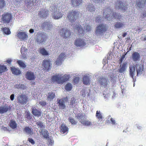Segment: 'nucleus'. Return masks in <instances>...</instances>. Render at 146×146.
I'll return each instance as SVG.
<instances>
[{
    "label": "nucleus",
    "mask_w": 146,
    "mask_h": 146,
    "mask_svg": "<svg viewBox=\"0 0 146 146\" xmlns=\"http://www.w3.org/2000/svg\"><path fill=\"white\" fill-rule=\"evenodd\" d=\"M103 16L108 21L111 20L113 18L120 19L121 18L119 14L113 12L112 10L108 7L104 9L103 13Z\"/></svg>",
    "instance_id": "f257e3e1"
},
{
    "label": "nucleus",
    "mask_w": 146,
    "mask_h": 146,
    "mask_svg": "<svg viewBox=\"0 0 146 146\" xmlns=\"http://www.w3.org/2000/svg\"><path fill=\"white\" fill-rule=\"evenodd\" d=\"M69 74H55L52 76V80L53 82H56L60 84H63L70 78Z\"/></svg>",
    "instance_id": "f03ea898"
},
{
    "label": "nucleus",
    "mask_w": 146,
    "mask_h": 146,
    "mask_svg": "<svg viewBox=\"0 0 146 146\" xmlns=\"http://www.w3.org/2000/svg\"><path fill=\"white\" fill-rule=\"evenodd\" d=\"M50 9L52 12V17L54 19H59L62 18L63 15L61 11L59 10L55 5L51 6Z\"/></svg>",
    "instance_id": "7ed1b4c3"
},
{
    "label": "nucleus",
    "mask_w": 146,
    "mask_h": 146,
    "mask_svg": "<svg viewBox=\"0 0 146 146\" xmlns=\"http://www.w3.org/2000/svg\"><path fill=\"white\" fill-rule=\"evenodd\" d=\"M79 13L76 11H70L68 14L67 18L69 21L72 23L74 22L79 16Z\"/></svg>",
    "instance_id": "20e7f679"
},
{
    "label": "nucleus",
    "mask_w": 146,
    "mask_h": 146,
    "mask_svg": "<svg viewBox=\"0 0 146 146\" xmlns=\"http://www.w3.org/2000/svg\"><path fill=\"white\" fill-rule=\"evenodd\" d=\"M98 82L102 87L106 88L109 85V81L108 79L104 76H101L99 77Z\"/></svg>",
    "instance_id": "39448f33"
},
{
    "label": "nucleus",
    "mask_w": 146,
    "mask_h": 146,
    "mask_svg": "<svg viewBox=\"0 0 146 146\" xmlns=\"http://www.w3.org/2000/svg\"><path fill=\"white\" fill-rule=\"evenodd\" d=\"M106 31L105 25L104 24H100L96 27L95 33L98 36L102 35Z\"/></svg>",
    "instance_id": "423d86ee"
},
{
    "label": "nucleus",
    "mask_w": 146,
    "mask_h": 146,
    "mask_svg": "<svg viewBox=\"0 0 146 146\" xmlns=\"http://www.w3.org/2000/svg\"><path fill=\"white\" fill-rule=\"evenodd\" d=\"M72 26L74 30L75 31H77L79 33V35L81 34V35L82 36L84 35V31L82 27L80 25L78 24V23H76L74 25H72Z\"/></svg>",
    "instance_id": "0eeeda50"
},
{
    "label": "nucleus",
    "mask_w": 146,
    "mask_h": 146,
    "mask_svg": "<svg viewBox=\"0 0 146 146\" xmlns=\"http://www.w3.org/2000/svg\"><path fill=\"white\" fill-rule=\"evenodd\" d=\"M92 78V76L88 74H86L83 75L82 79L83 83L86 85H90Z\"/></svg>",
    "instance_id": "6e6552de"
},
{
    "label": "nucleus",
    "mask_w": 146,
    "mask_h": 146,
    "mask_svg": "<svg viewBox=\"0 0 146 146\" xmlns=\"http://www.w3.org/2000/svg\"><path fill=\"white\" fill-rule=\"evenodd\" d=\"M12 17V15L9 13H4L2 15V19L3 23H8Z\"/></svg>",
    "instance_id": "1a4fd4ad"
},
{
    "label": "nucleus",
    "mask_w": 146,
    "mask_h": 146,
    "mask_svg": "<svg viewBox=\"0 0 146 146\" xmlns=\"http://www.w3.org/2000/svg\"><path fill=\"white\" fill-rule=\"evenodd\" d=\"M115 7L116 8L121 10L126 11L127 9L128 8L125 4H123L121 1H118L115 3Z\"/></svg>",
    "instance_id": "9d476101"
},
{
    "label": "nucleus",
    "mask_w": 146,
    "mask_h": 146,
    "mask_svg": "<svg viewBox=\"0 0 146 146\" xmlns=\"http://www.w3.org/2000/svg\"><path fill=\"white\" fill-rule=\"evenodd\" d=\"M17 100L19 103L22 104H25L27 103V98L25 95L20 94L18 96Z\"/></svg>",
    "instance_id": "9b49d317"
},
{
    "label": "nucleus",
    "mask_w": 146,
    "mask_h": 146,
    "mask_svg": "<svg viewBox=\"0 0 146 146\" xmlns=\"http://www.w3.org/2000/svg\"><path fill=\"white\" fill-rule=\"evenodd\" d=\"M61 35L64 38H67L70 37L71 33L70 31L65 28H63L60 30Z\"/></svg>",
    "instance_id": "f8f14e48"
},
{
    "label": "nucleus",
    "mask_w": 146,
    "mask_h": 146,
    "mask_svg": "<svg viewBox=\"0 0 146 146\" xmlns=\"http://www.w3.org/2000/svg\"><path fill=\"white\" fill-rule=\"evenodd\" d=\"M77 47H82L86 45V42L82 38H78L76 39L74 43Z\"/></svg>",
    "instance_id": "ddd939ff"
},
{
    "label": "nucleus",
    "mask_w": 146,
    "mask_h": 146,
    "mask_svg": "<svg viewBox=\"0 0 146 146\" xmlns=\"http://www.w3.org/2000/svg\"><path fill=\"white\" fill-rule=\"evenodd\" d=\"M136 65L133 64L130 65L129 66V75L133 79V81L135 82L134 76L135 75V67Z\"/></svg>",
    "instance_id": "4468645a"
},
{
    "label": "nucleus",
    "mask_w": 146,
    "mask_h": 146,
    "mask_svg": "<svg viewBox=\"0 0 146 146\" xmlns=\"http://www.w3.org/2000/svg\"><path fill=\"white\" fill-rule=\"evenodd\" d=\"M68 99L67 97L64 99H57V102L58 104V106L60 109L63 110L65 108L66 105L65 104V101H67Z\"/></svg>",
    "instance_id": "2eb2a0df"
},
{
    "label": "nucleus",
    "mask_w": 146,
    "mask_h": 146,
    "mask_svg": "<svg viewBox=\"0 0 146 146\" xmlns=\"http://www.w3.org/2000/svg\"><path fill=\"white\" fill-rule=\"evenodd\" d=\"M136 69L137 76L141 75L143 72L144 68L143 66L140 64L139 63L136 64Z\"/></svg>",
    "instance_id": "dca6fc26"
},
{
    "label": "nucleus",
    "mask_w": 146,
    "mask_h": 146,
    "mask_svg": "<svg viewBox=\"0 0 146 146\" xmlns=\"http://www.w3.org/2000/svg\"><path fill=\"white\" fill-rule=\"evenodd\" d=\"M17 37L21 40H27L28 35L24 32H19L17 35Z\"/></svg>",
    "instance_id": "f3484780"
},
{
    "label": "nucleus",
    "mask_w": 146,
    "mask_h": 146,
    "mask_svg": "<svg viewBox=\"0 0 146 146\" xmlns=\"http://www.w3.org/2000/svg\"><path fill=\"white\" fill-rule=\"evenodd\" d=\"M48 14V11L46 9H41L38 13L39 16L41 18L46 17Z\"/></svg>",
    "instance_id": "a211bd4d"
},
{
    "label": "nucleus",
    "mask_w": 146,
    "mask_h": 146,
    "mask_svg": "<svg viewBox=\"0 0 146 146\" xmlns=\"http://www.w3.org/2000/svg\"><path fill=\"white\" fill-rule=\"evenodd\" d=\"M127 68V63L124 62L120 65L119 68L118 70V72L120 73L124 74Z\"/></svg>",
    "instance_id": "6ab92c4d"
},
{
    "label": "nucleus",
    "mask_w": 146,
    "mask_h": 146,
    "mask_svg": "<svg viewBox=\"0 0 146 146\" xmlns=\"http://www.w3.org/2000/svg\"><path fill=\"white\" fill-rule=\"evenodd\" d=\"M69 130V128L65 124H62L60 127V132L62 134L67 133Z\"/></svg>",
    "instance_id": "aec40b11"
},
{
    "label": "nucleus",
    "mask_w": 146,
    "mask_h": 146,
    "mask_svg": "<svg viewBox=\"0 0 146 146\" xmlns=\"http://www.w3.org/2000/svg\"><path fill=\"white\" fill-rule=\"evenodd\" d=\"M132 58L134 62L139 61L140 59V55L138 52H135L132 54Z\"/></svg>",
    "instance_id": "412c9836"
},
{
    "label": "nucleus",
    "mask_w": 146,
    "mask_h": 146,
    "mask_svg": "<svg viewBox=\"0 0 146 146\" xmlns=\"http://www.w3.org/2000/svg\"><path fill=\"white\" fill-rule=\"evenodd\" d=\"M25 76L27 79L29 80H33L35 78L34 73L31 72H27L25 74Z\"/></svg>",
    "instance_id": "4be33fe9"
},
{
    "label": "nucleus",
    "mask_w": 146,
    "mask_h": 146,
    "mask_svg": "<svg viewBox=\"0 0 146 146\" xmlns=\"http://www.w3.org/2000/svg\"><path fill=\"white\" fill-rule=\"evenodd\" d=\"M65 55L64 53H61L58 56L56 61V64L59 65L61 64V62L64 60V58L65 57Z\"/></svg>",
    "instance_id": "5701e85b"
},
{
    "label": "nucleus",
    "mask_w": 146,
    "mask_h": 146,
    "mask_svg": "<svg viewBox=\"0 0 146 146\" xmlns=\"http://www.w3.org/2000/svg\"><path fill=\"white\" fill-rule=\"evenodd\" d=\"M46 36L43 34L39 35L37 39V41L39 43H41L44 41L45 40Z\"/></svg>",
    "instance_id": "b1692460"
},
{
    "label": "nucleus",
    "mask_w": 146,
    "mask_h": 146,
    "mask_svg": "<svg viewBox=\"0 0 146 146\" xmlns=\"http://www.w3.org/2000/svg\"><path fill=\"white\" fill-rule=\"evenodd\" d=\"M42 65L45 68V70L48 71L50 68V61L48 60H44L43 61Z\"/></svg>",
    "instance_id": "393cba45"
},
{
    "label": "nucleus",
    "mask_w": 146,
    "mask_h": 146,
    "mask_svg": "<svg viewBox=\"0 0 146 146\" xmlns=\"http://www.w3.org/2000/svg\"><path fill=\"white\" fill-rule=\"evenodd\" d=\"M116 71H113V73L109 74V76L110 78V80L114 83L115 82L117 78V74H115Z\"/></svg>",
    "instance_id": "a878e982"
},
{
    "label": "nucleus",
    "mask_w": 146,
    "mask_h": 146,
    "mask_svg": "<svg viewBox=\"0 0 146 146\" xmlns=\"http://www.w3.org/2000/svg\"><path fill=\"white\" fill-rule=\"evenodd\" d=\"M37 0H25V3L27 7L30 8L34 5V3L35 4Z\"/></svg>",
    "instance_id": "bb28decb"
},
{
    "label": "nucleus",
    "mask_w": 146,
    "mask_h": 146,
    "mask_svg": "<svg viewBox=\"0 0 146 146\" xmlns=\"http://www.w3.org/2000/svg\"><path fill=\"white\" fill-rule=\"evenodd\" d=\"M114 28L115 29H121L125 27L124 23L118 22L116 23L114 25Z\"/></svg>",
    "instance_id": "cd10ccee"
},
{
    "label": "nucleus",
    "mask_w": 146,
    "mask_h": 146,
    "mask_svg": "<svg viewBox=\"0 0 146 146\" xmlns=\"http://www.w3.org/2000/svg\"><path fill=\"white\" fill-rule=\"evenodd\" d=\"M145 4V1L144 0H138L136 3V5L138 7L140 8H143Z\"/></svg>",
    "instance_id": "c85d7f7f"
},
{
    "label": "nucleus",
    "mask_w": 146,
    "mask_h": 146,
    "mask_svg": "<svg viewBox=\"0 0 146 146\" xmlns=\"http://www.w3.org/2000/svg\"><path fill=\"white\" fill-rule=\"evenodd\" d=\"M10 110V108L8 106H0V113H3L8 111Z\"/></svg>",
    "instance_id": "c756f323"
},
{
    "label": "nucleus",
    "mask_w": 146,
    "mask_h": 146,
    "mask_svg": "<svg viewBox=\"0 0 146 146\" xmlns=\"http://www.w3.org/2000/svg\"><path fill=\"white\" fill-rule=\"evenodd\" d=\"M9 126L13 129H15L17 128V124L15 121L12 119L9 123Z\"/></svg>",
    "instance_id": "7c9ffc66"
},
{
    "label": "nucleus",
    "mask_w": 146,
    "mask_h": 146,
    "mask_svg": "<svg viewBox=\"0 0 146 146\" xmlns=\"http://www.w3.org/2000/svg\"><path fill=\"white\" fill-rule=\"evenodd\" d=\"M87 10L89 12L93 13L95 11V8L93 5L89 4L86 7Z\"/></svg>",
    "instance_id": "2f4dec72"
},
{
    "label": "nucleus",
    "mask_w": 146,
    "mask_h": 146,
    "mask_svg": "<svg viewBox=\"0 0 146 146\" xmlns=\"http://www.w3.org/2000/svg\"><path fill=\"white\" fill-rule=\"evenodd\" d=\"M11 70L12 74L15 75H19L21 73L20 70L18 68L12 67L11 68Z\"/></svg>",
    "instance_id": "473e14b6"
},
{
    "label": "nucleus",
    "mask_w": 146,
    "mask_h": 146,
    "mask_svg": "<svg viewBox=\"0 0 146 146\" xmlns=\"http://www.w3.org/2000/svg\"><path fill=\"white\" fill-rule=\"evenodd\" d=\"M55 96L54 93L52 92H49L48 93L47 96V100H48L51 101L55 98Z\"/></svg>",
    "instance_id": "72a5a7b5"
},
{
    "label": "nucleus",
    "mask_w": 146,
    "mask_h": 146,
    "mask_svg": "<svg viewBox=\"0 0 146 146\" xmlns=\"http://www.w3.org/2000/svg\"><path fill=\"white\" fill-rule=\"evenodd\" d=\"M43 28L46 29H50L52 27V25L49 22H45L43 24Z\"/></svg>",
    "instance_id": "f704fd0d"
},
{
    "label": "nucleus",
    "mask_w": 146,
    "mask_h": 146,
    "mask_svg": "<svg viewBox=\"0 0 146 146\" xmlns=\"http://www.w3.org/2000/svg\"><path fill=\"white\" fill-rule=\"evenodd\" d=\"M82 2V0H72V3L74 6H79Z\"/></svg>",
    "instance_id": "c9c22d12"
},
{
    "label": "nucleus",
    "mask_w": 146,
    "mask_h": 146,
    "mask_svg": "<svg viewBox=\"0 0 146 146\" xmlns=\"http://www.w3.org/2000/svg\"><path fill=\"white\" fill-rule=\"evenodd\" d=\"M41 133L44 138L46 139L49 138V135L48 131H46L42 130H41Z\"/></svg>",
    "instance_id": "e433bc0d"
},
{
    "label": "nucleus",
    "mask_w": 146,
    "mask_h": 146,
    "mask_svg": "<svg viewBox=\"0 0 146 146\" xmlns=\"http://www.w3.org/2000/svg\"><path fill=\"white\" fill-rule=\"evenodd\" d=\"M32 112L34 115L38 117L41 114V112L36 109H33Z\"/></svg>",
    "instance_id": "4c0bfd02"
},
{
    "label": "nucleus",
    "mask_w": 146,
    "mask_h": 146,
    "mask_svg": "<svg viewBox=\"0 0 146 146\" xmlns=\"http://www.w3.org/2000/svg\"><path fill=\"white\" fill-rule=\"evenodd\" d=\"M81 123L84 125H90V122L88 121H86V119H79Z\"/></svg>",
    "instance_id": "58836bf2"
},
{
    "label": "nucleus",
    "mask_w": 146,
    "mask_h": 146,
    "mask_svg": "<svg viewBox=\"0 0 146 146\" xmlns=\"http://www.w3.org/2000/svg\"><path fill=\"white\" fill-rule=\"evenodd\" d=\"M39 52L43 55H47L48 54L47 51L44 48H40Z\"/></svg>",
    "instance_id": "ea45409f"
},
{
    "label": "nucleus",
    "mask_w": 146,
    "mask_h": 146,
    "mask_svg": "<svg viewBox=\"0 0 146 146\" xmlns=\"http://www.w3.org/2000/svg\"><path fill=\"white\" fill-rule=\"evenodd\" d=\"M65 88L66 91H70L72 89V84L70 83H68L66 84L65 86Z\"/></svg>",
    "instance_id": "a19ab883"
},
{
    "label": "nucleus",
    "mask_w": 146,
    "mask_h": 146,
    "mask_svg": "<svg viewBox=\"0 0 146 146\" xmlns=\"http://www.w3.org/2000/svg\"><path fill=\"white\" fill-rule=\"evenodd\" d=\"M15 87L18 89L23 90L25 89L26 88V86L25 85L22 84H17Z\"/></svg>",
    "instance_id": "79ce46f5"
},
{
    "label": "nucleus",
    "mask_w": 146,
    "mask_h": 146,
    "mask_svg": "<svg viewBox=\"0 0 146 146\" xmlns=\"http://www.w3.org/2000/svg\"><path fill=\"white\" fill-rule=\"evenodd\" d=\"M2 31L3 33L7 35L10 34L11 33L9 29L6 27L3 28Z\"/></svg>",
    "instance_id": "37998d69"
},
{
    "label": "nucleus",
    "mask_w": 146,
    "mask_h": 146,
    "mask_svg": "<svg viewBox=\"0 0 146 146\" xmlns=\"http://www.w3.org/2000/svg\"><path fill=\"white\" fill-rule=\"evenodd\" d=\"M17 63L21 67L23 68H25L26 67V65L25 64L24 62L21 60H18L17 61Z\"/></svg>",
    "instance_id": "c03bdc74"
},
{
    "label": "nucleus",
    "mask_w": 146,
    "mask_h": 146,
    "mask_svg": "<svg viewBox=\"0 0 146 146\" xmlns=\"http://www.w3.org/2000/svg\"><path fill=\"white\" fill-rule=\"evenodd\" d=\"M7 68L5 66L0 65V74L7 71Z\"/></svg>",
    "instance_id": "a18cd8bd"
},
{
    "label": "nucleus",
    "mask_w": 146,
    "mask_h": 146,
    "mask_svg": "<svg viewBox=\"0 0 146 146\" xmlns=\"http://www.w3.org/2000/svg\"><path fill=\"white\" fill-rule=\"evenodd\" d=\"M84 31L89 32L91 29V26L87 24H85L84 26Z\"/></svg>",
    "instance_id": "49530a36"
},
{
    "label": "nucleus",
    "mask_w": 146,
    "mask_h": 146,
    "mask_svg": "<svg viewBox=\"0 0 146 146\" xmlns=\"http://www.w3.org/2000/svg\"><path fill=\"white\" fill-rule=\"evenodd\" d=\"M24 131L30 134H31L33 133V131L31 128L29 127H25L24 129Z\"/></svg>",
    "instance_id": "de8ad7c7"
},
{
    "label": "nucleus",
    "mask_w": 146,
    "mask_h": 146,
    "mask_svg": "<svg viewBox=\"0 0 146 146\" xmlns=\"http://www.w3.org/2000/svg\"><path fill=\"white\" fill-rule=\"evenodd\" d=\"M96 116L98 119H102L103 117L102 116V113L100 111H96Z\"/></svg>",
    "instance_id": "09e8293b"
},
{
    "label": "nucleus",
    "mask_w": 146,
    "mask_h": 146,
    "mask_svg": "<svg viewBox=\"0 0 146 146\" xmlns=\"http://www.w3.org/2000/svg\"><path fill=\"white\" fill-rule=\"evenodd\" d=\"M76 102V100L73 97L71 99L70 103V105L72 106V107H74L75 106L74 104Z\"/></svg>",
    "instance_id": "8fccbe9b"
},
{
    "label": "nucleus",
    "mask_w": 146,
    "mask_h": 146,
    "mask_svg": "<svg viewBox=\"0 0 146 146\" xmlns=\"http://www.w3.org/2000/svg\"><path fill=\"white\" fill-rule=\"evenodd\" d=\"M36 124L38 126V127L40 128H44L45 127V126L43 124V123L40 121H38L36 122Z\"/></svg>",
    "instance_id": "3c124183"
},
{
    "label": "nucleus",
    "mask_w": 146,
    "mask_h": 146,
    "mask_svg": "<svg viewBox=\"0 0 146 146\" xmlns=\"http://www.w3.org/2000/svg\"><path fill=\"white\" fill-rule=\"evenodd\" d=\"M103 95L105 98L104 99H106V101L107 99L108 100L110 96V94L109 93H107L106 94L105 91L103 92Z\"/></svg>",
    "instance_id": "603ef678"
},
{
    "label": "nucleus",
    "mask_w": 146,
    "mask_h": 146,
    "mask_svg": "<svg viewBox=\"0 0 146 146\" xmlns=\"http://www.w3.org/2000/svg\"><path fill=\"white\" fill-rule=\"evenodd\" d=\"M103 21V18L100 16H98L96 17V22L97 23H101Z\"/></svg>",
    "instance_id": "864d4df0"
},
{
    "label": "nucleus",
    "mask_w": 146,
    "mask_h": 146,
    "mask_svg": "<svg viewBox=\"0 0 146 146\" xmlns=\"http://www.w3.org/2000/svg\"><path fill=\"white\" fill-rule=\"evenodd\" d=\"M27 51V49L23 46H22L21 48V52L23 54H25V53Z\"/></svg>",
    "instance_id": "5fc2aeb1"
},
{
    "label": "nucleus",
    "mask_w": 146,
    "mask_h": 146,
    "mask_svg": "<svg viewBox=\"0 0 146 146\" xmlns=\"http://www.w3.org/2000/svg\"><path fill=\"white\" fill-rule=\"evenodd\" d=\"M6 5L4 0H0V8H2Z\"/></svg>",
    "instance_id": "6e6d98bb"
},
{
    "label": "nucleus",
    "mask_w": 146,
    "mask_h": 146,
    "mask_svg": "<svg viewBox=\"0 0 146 146\" xmlns=\"http://www.w3.org/2000/svg\"><path fill=\"white\" fill-rule=\"evenodd\" d=\"M80 78L78 76H76L74 77V81L75 83H78L79 80Z\"/></svg>",
    "instance_id": "4d7b16f0"
},
{
    "label": "nucleus",
    "mask_w": 146,
    "mask_h": 146,
    "mask_svg": "<svg viewBox=\"0 0 146 146\" xmlns=\"http://www.w3.org/2000/svg\"><path fill=\"white\" fill-rule=\"evenodd\" d=\"M25 115L27 119L32 118V116L30 115V113L29 112H27Z\"/></svg>",
    "instance_id": "13d9d810"
},
{
    "label": "nucleus",
    "mask_w": 146,
    "mask_h": 146,
    "mask_svg": "<svg viewBox=\"0 0 146 146\" xmlns=\"http://www.w3.org/2000/svg\"><path fill=\"white\" fill-rule=\"evenodd\" d=\"M69 121L73 125H76L77 122L75 121L74 119H69Z\"/></svg>",
    "instance_id": "bf43d9fd"
},
{
    "label": "nucleus",
    "mask_w": 146,
    "mask_h": 146,
    "mask_svg": "<svg viewBox=\"0 0 146 146\" xmlns=\"http://www.w3.org/2000/svg\"><path fill=\"white\" fill-rule=\"evenodd\" d=\"M28 140L33 145L35 144V143L34 140L32 138H29L28 139Z\"/></svg>",
    "instance_id": "052dcab7"
},
{
    "label": "nucleus",
    "mask_w": 146,
    "mask_h": 146,
    "mask_svg": "<svg viewBox=\"0 0 146 146\" xmlns=\"http://www.w3.org/2000/svg\"><path fill=\"white\" fill-rule=\"evenodd\" d=\"M81 94L83 97H84L86 95V91L85 90H83L81 91Z\"/></svg>",
    "instance_id": "680f3d73"
},
{
    "label": "nucleus",
    "mask_w": 146,
    "mask_h": 146,
    "mask_svg": "<svg viewBox=\"0 0 146 146\" xmlns=\"http://www.w3.org/2000/svg\"><path fill=\"white\" fill-rule=\"evenodd\" d=\"M125 55H123L122 57H121V58L119 60V63L120 64L122 63V62H123V61L124 60L125 58Z\"/></svg>",
    "instance_id": "e2e57ef3"
},
{
    "label": "nucleus",
    "mask_w": 146,
    "mask_h": 146,
    "mask_svg": "<svg viewBox=\"0 0 146 146\" xmlns=\"http://www.w3.org/2000/svg\"><path fill=\"white\" fill-rule=\"evenodd\" d=\"M9 127H5L4 126H3L2 127V129L5 131H9Z\"/></svg>",
    "instance_id": "0e129e2a"
},
{
    "label": "nucleus",
    "mask_w": 146,
    "mask_h": 146,
    "mask_svg": "<svg viewBox=\"0 0 146 146\" xmlns=\"http://www.w3.org/2000/svg\"><path fill=\"white\" fill-rule=\"evenodd\" d=\"M39 104L42 106H44L46 105V103L45 102H44L42 100H41L39 102Z\"/></svg>",
    "instance_id": "69168bd1"
},
{
    "label": "nucleus",
    "mask_w": 146,
    "mask_h": 146,
    "mask_svg": "<svg viewBox=\"0 0 146 146\" xmlns=\"http://www.w3.org/2000/svg\"><path fill=\"white\" fill-rule=\"evenodd\" d=\"M108 62V60L106 59H104L103 61V64L105 66L106 64H107V62Z\"/></svg>",
    "instance_id": "338daca9"
},
{
    "label": "nucleus",
    "mask_w": 146,
    "mask_h": 146,
    "mask_svg": "<svg viewBox=\"0 0 146 146\" xmlns=\"http://www.w3.org/2000/svg\"><path fill=\"white\" fill-rule=\"evenodd\" d=\"M143 18H144L146 17V12H144L142 14V15L141 16Z\"/></svg>",
    "instance_id": "774afa93"
}]
</instances>
